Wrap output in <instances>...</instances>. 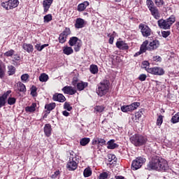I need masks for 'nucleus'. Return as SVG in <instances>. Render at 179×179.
I'll list each match as a JSON object with an SVG mask.
<instances>
[{
  "label": "nucleus",
  "mask_w": 179,
  "mask_h": 179,
  "mask_svg": "<svg viewBox=\"0 0 179 179\" xmlns=\"http://www.w3.org/2000/svg\"><path fill=\"white\" fill-rule=\"evenodd\" d=\"M147 170H156V171H166L169 170V164L163 158L156 157L152 158V161L147 165Z\"/></svg>",
  "instance_id": "f257e3e1"
},
{
  "label": "nucleus",
  "mask_w": 179,
  "mask_h": 179,
  "mask_svg": "<svg viewBox=\"0 0 179 179\" xmlns=\"http://www.w3.org/2000/svg\"><path fill=\"white\" fill-rule=\"evenodd\" d=\"M108 90H110V82L106 80L98 84L96 92L98 96L103 97L104 94L108 93Z\"/></svg>",
  "instance_id": "f03ea898"
},
{
  "label": "nucleus",
  "mask_w": 179,
  "mask_h": 179,
  "mask_svg": "<svg viewBox=\"0 0 179 179\" xmlns=\"http://www.w3.org/2000/svg\"><path fill=\"white\" fill-rule=\"evenodd\" d=\"M130 141L134 146H143L148 142V138L141 134H135L130 138Z\"/></svg>",
  "instance_id": "7ed1b4c3"
},
{
  "label": "nucleus",
  "mask_w": 179,
  "mask_h": 179,
  "mask_svg": "<svg viewBox=\"0 0 179 179\" xmlns=\"http://www.w3.org/2000/svg\"><path fill=\"white\" fill-rule=\"evenodd\" d=\"M176 22V17L171 15L166 20H159L158 26L160 29H164V30H169L171 25Z\"/></svg>",
  "instance_id": "20e7f679"
},
{
  "label": "nucleus",
  "mask_w": 179,
  "mask_h": 179,
  "mask_svg": "<svg viewBox=\"0 0 179 179\" xmlns=\"http://www.w3.org/2000/svg\"><path fill=\"white\" fill-rule=\"evenodd\" d=\"M78 163L79 161H78L76 155L71 153L69 160L66 164V167L69 171H75V170L78 169Z\"/></svg>",
  "instance_id": "39448f33"
},
{
  "label": "nucleus",
  "mask_w": 179,
  "mask_h": 179,
  "mask_svg": "<svg viewBox=\"0 0 179 179\" xmlns=\"http://www.w3.org/2000/svg\"><path fill=\"white\" fill-rule=\"evenodd\" d=\"M69 44L70 47H73L74 51L76 52H79L80 51V48L82 47V41L76 36H72L69 41Z\"/></svg>",
  "instance_id": "423d86ee"
},
{
  "label": "nucleus",
  "mask_w": 179,
  "mask_h": 179,
  "mask_svg": "<svg viewBox=\"0 0 179 179\" xmlns=\"http://www.w3.org/2000/svg\"><path fill=\"white\" fill-rule=\"evenodd\" d=\"M1 6L6 10H10V9H15L19 6V0H8L1 3Z\"/></svg>",
  "instance_id": "0eeeda50"
},
{
  "label": "nucleus",
  "mask_w": 179,
  "mask_h": 179,
  "mask_svg": "<svg viewBox=\"0 0 179 179\" xmlns=\"http://www.w3.org/2000/svg\"><path fill=\"white\" fill-rule=\"evenodd\" d=\"M146 162V159L138 157L136 159L133 160L131 164L132 170H138L143 166V163Z\"/></svg>",
  "instance_id": "6e6552de"
},
{
  "label": "nucleus",
  "mask_w": 179,
  "mask_h": 179,
  "mask_svg": "<svg viewBox=\"0 0 179 179\" xmlns=\"http://www.w3.org/2000/svg\"><path fill=\"white\" fill-rule=\"evenodd\" d=\"M138 29H141V34L143 37H149L152 34V29L145 24H140Z\"/></svg>",
  "instance_id": "1a4fd4ad"
},
{
  "label": "nucleus",
  "mask_w": 179,
  "mask_h": 179,
  "mask_svg": "<svg viewBox=\"0 0 179 179\" xmlns=\"http://www.w3.org/2000/svg\"><path fill=\"white\" fill-rule=\"evenodd\" d=\"M148 72L149 73H152V75H164V70L160 67H153L148 69Z\"/></svg>",
  "instance_id": "9d476101"
},
{
  "label": "nucleus",
  "mask_w": 179,
  "mask_h": 179,
  "mask_svg": "<svg viewBox=\"0 0 179 179\" xmlns=\"http://www.w3.org/2000/svg\"><path fill=\"white\" fill-rule=\"evenodd\" d=\"M62 90L64 94H69L70 96H73L76 93V90L71 86H65Z\"/></svg>",
  "instance_id": "9b49d317"
},
{
  "label": "nucleus",
  "mask_w": 179,
  "mask_h": 179,
  "mask_svg": "<svg viewBox=\"0 0 179 179\" xmlns=\"http://www.w3.org/2000/svg\"><path fill=\"white\" fill-rule=\"evenodd\" d=\"M160 45V42L158 40H154L150 43L148 45V51H153L157 48Z\"/></svg>",
  "instance_id": "f8f14e48"
},
{
  "label": "nucleus",
  "mask_w": 179,
  "mask_h": 179,
  "mask_svg": "<svg viewBox=\"0 0 179 179\" xmlns=\"http://www.w3.org/2000/svg\"><path fill=\"white\" fill-rule=\"evenodd\" d=\"M116 47L119 48V50L129 49V46L128 45V43H125V41H117L116 42Z\"/></svg>",
  "instance_id": "ddd939ff"
},
{
  "label": "nucleus",
  "mask_w": 179,
  "mask_h": 179,
  "mask_svg": "<svg viewBox=\"0 0 179 179\" xmlns=\"http://www.w3.org/2000/svg\"><path fill=\"white\" fill-rule=\"evenodd\" d=\"M53 1L54 0H43V6L45 13H47L48 12L50 8H51V5H52Z\"/></svg>",
  "instance_id": "4468645a"
},
{
  "label": "nucleus",
  "mask_w": 179,
  "mask_h": 179,
  "mask_svg": "<svg viewBox=\"0 0 179 179\" xmlns=\"http://www.w3.org/2000/svg\"><path fill=\"white\" fill-rule=\"evenodd\" d=\"M53 100L55 101H59V103H64L66 100V98L62 94H55L53 95Z\"/></svg>",
  "instance_id": "2eb2a0df"
},
{
  "label": "nucleus",
  "mask_w": 179,
  "mask_h": 179,
  "mask_svg": "<svg viewBox=\"0 0 179 179\" xmlns=\"http://www.w3.org/2000/svg\"><path fill=\"white\" fill-rule=\"evenodd\" d=\"M76 29H83L85 27V20L77 18L75 23Z\"/></svg>",
  "instance_id": "dca6fc26"
},
{
  "label": "nucleus",
  "mask_w": 179,
  "mask_h": 179,
  "mask_svg": "<svg viewBox=\"0 0 179 179\" xmlns=\"http://www.w3.org/2000/svg\"><path fill=\"white\" fill-rule=\"evenodd\" d=\"M150 11L151 13V15H153V17L156 19L157 20H159L160 19V14L159 13V9H157V7H154L151 9H150Z\"/></svg>",
  "instance_id": "f3484780"
},
{
  "label": "nucleus",
  "mask_w": 179,
  "mask_h": 179,
  "mask_svg": "<svg viewBox=\"0 0 179 179\" xmlns=\"http://www.w3.org/2000/svg\"><path fill=\"white\" fill-rule=\"evenodd\" d=\"M43 131H44V134L46 136H48V137L51 136V132L52 131V128H51V124H45Z\"/></svg>",
  "instance_id": "a211bd4d"
},
{
  "label": "nucleus",
  "mask_w": 179,
  "mask_h": 179,
  "mask_svg": "<svg viewBox=\"0 0 179 179\" xmlns=\"http://www.w3.org/2000/svg\"><path fill=\"white\" fill-rule=\"evenodd\" d=\"M22 48L24 50V51H27V52H33L34 48H33V45L29 44V43H24L22 45Z\"/></svg>",
  "instance_id": "6ab92c4d"
},
{
  "label": "nucleus",
  "mask_w": 179,
  "mask_h": 179,
  "mask_svg": "<svg viewBox=\"0 0 179 179\" xmlns=\"http://www.w3.org/2000/svg\"><path fill=\"white\" fill-rule=\"evenodd\" d=\"M89 5V1H84L83 3H80L78 6L77 10L78 12H83L86 8H87V6Z\"/></svg>",
  "instance_id": "aec40b11"
},
{
  "label": "nucleus",
  "mask_w": 179,
  "mask_h": 179,
  "mask_svg": "<svg viewBox=\"0 0 179 179\" xmlns=\"http://www.w3.org/2000/svg\"><path fill=\"white\" fill-rule=\"evenodd\" d=\"M63 54L71 55V54H73V49L70 46H64L63 47Z\"/></svg>",
  "instance_id": "412c9836"
},
{
  "label": "nucleus",
  "mask_w": 179,
  "mask_h": 179,
  "mask_svg": "<svg viewBox=\"0 0 179 179\" xmlns=\"http://www.w3.org/2000/svg\"><path fill=\"white\" fill-rule=\"evenodd\" d=\"M88 83L85 82H80L77 83V89L80 92H82V90H85L86 87H87Z\"/></svg>",
  "instance_id": "4be33fe9"
},
{
  "label": "nucleus",
  "mask_w": 179,
  "mask_h": 179,
  "mask_svg": "<svg viewBox=\"0 0 179 179\" xmlns=\"http://www.w3.org/2000/svg\"><path fill=\"white\" fill-rule=\"evenodd\" d=\"M115 140H110L107 143V148L108 149H115L117 148H118V144L115 143Z\"/></svg>",
  "instance_id": "5701e85b"
},
{
  "label": "nucleus",
  "mask_w": 179,
  "mask_h": 179,
  "mask_svg": "<svg viewBox=\"0 0 179 179\" xmlns=\"http://www.w3.org/2000/svg\"><path fill=\"white\" fill-rule=\"evenodd\" d=\"M36 107H37V103H33L31 106L25 108V111L27 113H34L36 111Z\"/></svg>",
  "instance_id": "b1692460"
},
{
  "label": "nucleus",
  "mask_w": 179,
  "mask_h": 179,
  "mask_svg": "<svg viewBox=\"0 0 179 179\" xmlns=\"http://www.w3.org/2000/svg\"><path fill=\"white\" fill-rule=\"evenodd\" d=\"M5 72H6V66L5 64L0 63V78L2 79L5 76Z\"/></svg>",
  "instance_id": "393cba45"
},
{
  "label": "nucleus",
  "mask_w": 179,
  "mask_h": 179,
  "mask_svg": "<svg viewBox=\"0 0 179 179\" xmlns=\"http://www.w3.org/2000/svg\"><path fill=\"white\" fill-rule=\"evenodd\" d=\"M45 47H48V44H43V45H41V44H40V43H37V44L35 45L36 50H37V51H39V52L43 51V50H44V48H45Z\"/></svg>",
  "instance_id": "a878e982"
},
{
  "label": "nucleus",
  "mask_w": 179,
  "mask_h": 179,
  "mask_svg": "<svg viewBox=\"0 0 179 179\" xmlns=\"http://www.w3.org/2000/svg\"><path fill=\"white\" fill-rule=\"evenodd\" d=\"M90 71L91 73H93L95 75V73H97L99 72V67H97L96 65L92 64L90 68Z\"/></svg>",
  "instance_id": "bb28decb"
},
{
  "label": "nucleus",
  "mask_w": 179,
  "mask_h": 179,
  "mask_svg": "<svg viewBox=\"0 0 179 179\" xmlns=\"http://www.w3.org/2000/svg\"><path fill=\"white\" fill-rule=\"evenodd\" d=\"M140 106H141V103L134 102L131 105H129V107L130 108V111H134V110H136L137 107H139Z\"/></svg>",
  "instance_id": "cd10ccee"
},
{
  "label": "nucleus",
  "mask_w": 179,
  "mask_h": 179,
  "mask_svg": "<svg viewBox=\"0 0 179 179\" xmlns=\"http://www.w3.org/2000/svg\"><path fill=\"white\" fill-rule=\"evenodd\" d=\"M171 122H172V124H177V122H179V112L172 117Z\"/></svg>",
  "instance_id": "c85d7f7f"
},
{
  "label": "nucleus",
  "mask_w": 179,
  "mask_h": 179,
  "mask_svg": "<svg viewBox=\"0 0 179 179\" xmlns=\"http://www.w3.org/2000/svg\"><path fill=\"white\" fill-rule=\"evenodd\" d=\"M52 20V15L48 14L43 17L44 23H50Z\"/></svg>",
  "instance_id": "c756f323"
},
{
  "label": "nucleus",
  "mask_w": 179,
  "mask_h": 179,
  "mask_svg": "<svg viewBox=\"0 0 179 179\" xmlns=\"http://www.w3.org/2000/svg\"><path fill=\"white\" fill-rule=\"evenodd\" d=\"M45 108L49 111H52V110H54L55 108V103H49L45 106Z\"/></svg>",
  "instance_id": "7c9ffc66"
},
{
  "label": "nucleus",
  "mask_w": 179,
  "mask_h": 179,
  "mask_svg": "<svg viewBox=\"0 0 179 179\" xmlns=\"http://www.w3.org/2000/svg\"><path fill=\"white\" fill-rule=\"evenodd\" d=\"M90 142V138H83L80 140V143L81 146H86Z\"/></svg>",
  "instance_id": "2f4dec72"
},
{
  "label": "nucleus",
  "mask_w": 179,
  "mask_h": 179,
  "mask_svg": "<svg viewBox=\"0 0 179 179\" xmlns=\"http://www.w3.org/2000/svg\"><path fill=\"white\" fill-rule=\"evenodd\" d=\"M142 114H143L142 113V110L136 113L135 115L131 116L132 121H135L134 118H135V120H139L142 117Z\"/></svg>",
  "instance_id": "473e14b6"
},
{
  "label": "nucleus",
  "mask_w": 179,
  "mask_h": 179,
  "mask_svg": "<svg viewBox=\"0 0 179 179\" xmlns=\"http://www.w3.org/2000/svg\"><path fill=\"white\" fill-rule=\"evenodd\" d=\"M8 75H15V72L16 71V69L15 68V66L10 65L8 66Z\"/></svg>",
  "instance_id": "72a5a7b5"
},
{
  "label": "nucleus",
  "mask_w": 179,
  "mask_h": 179,
  "mask_svg": "<svg viewBox=\"0 0 179 179\" xmlns=\"http://www.w3.org/2000/svg\"><path fill=\"white\" fill-rule=\"evenodd\" d=\"M39 80L40 82H47L48 80V75L45 73H42L39 76Z\"/></svg>",
  "instance_id": "f704fd0d"
},
{
  "label": "nucleus",
  "mask_w": 179,
  "mask_h": 179,
  "mask_svg": "<svg viewBox=\"0 0 179 179\" xmlns=\"http://www.w3.org/2000/svg\"><path fill=\"white\" fill-rule=\"evenodd\" d=\"M17 90H19V92H26V86L24 84L19 83L17 84Z\"/></svg>",
  "instance_id": "c9c22d12"
},
{
  "label": "nucleus",
  "mask_w": 179,
  "mask_h": 179,
  "mask_svg": "<svg viewBox=\"0 0 179 179\" xmlns=\"http://www.w3.org/2000/svg\"><path fill=\"white\" fill-rule=\"evenodd\" d=\"M146 3H147V6L149 9V10L150 9H152L153 8H155L156 6H155V3H153V1L152 0H147L146 1Z\"/></svg>",
  "instance_id": "e433bc0d"
},
{
  "label": "nucleus",
  "mask_w": 179,
  "mask_h": 179,
  "mask_svg": "<svg viewBox=\"0 0 179 179\" xmlns=\"http://www.w3.org/2000/svg\"><path fill=\"white\" fill-rule=\"evenodd\" d=\"M84 177H90L92 176V169L90 168H86L83 172Z\"/></svg>",
  "instance_id": "4c0bfd02"
},
{
  "label": "nucleus",
  "mask_w": 179,
  "mask_h": 179,
  "mask_svg": "<svg viewBox=\"0 0 179 179\" xmlns=\"http://www.w3.org/2000/svg\"><path fill=\"white\" fill-rule=\"evenodd\" d=\"M163 118L164 116L160 115L158 116L157 119V127H161L162 124H163Z\"/></svg>",
  "instance_id": "58836bf2"
},
{
  "label": "nucleus",
  "mask_w": 179,
  "mask_h": 179,
  "mask_svg": "<svg viewBox=\"0 0 179 179\" xmlns=\"http://www.w3.org/2000/svg\"><path fill=\"white\" fill-rule=\"evenodd\" d=\"M31 94L33 97H36V96H37V87L34 85H32L31 87Z\"/></svg>",
  "instance_id": "ea45409f"
},
{
  "label": "nucleus",
  "mask_w": 179,
  "mask_h": 179,
  "mask_svg": "<svg viewBox=\"0 0 179 179\" xmlns=\"http://www.w3.org/2000/svg\"><path fill=\"white\" fill-rule=\"evenodd\" d=\"M104 108H106L103 106H96L94 107V111H96V113H103Z\"/></svg>",
  "instance_id": "a19ab883"
},
{
  "label": "nucleus",
  "mask_w": 179,
  "mask_h": 179,
  "mask_svg": "<svg viewBox=\"0 0 179 179\" xmlns=\"http://www.w3.org/2000/svg\"><path fill=\"white\" fill-rule=\"evenodd\" d=\"M155 5L160 8L161 6H163L164 5V0H153Z\"/></svg>",
  "instance_id": "79ce46f5"
},
{
  "label": "nucleus",
  "mask_w": 179,
  "mask_h": 179,
  "mask_svg": "<svg viewBox=\"0 0 179 179\" xmlns=\"http://www.w3.org/2000/svg\"><path fill=\"white\" fill-rule=\"evenodd\" d=\"M67 37L63 35L62 34H60L59 37V41L61 43V44H64L65 41H66Z\"/></svg>",
  "instance_id": "37998d69"
},
{
  "label": "nucleus",
  "mask_w": 179,
  "mask_h": 179,
  "mask_svg": "<svg viewBox=\"0 0 179 179\" xmlns=\"http://www.w3.org/2000/svg\"><path fill=\"white\" fill-rule=\"evenodd\" d=\"M62 34L68 37L71 34V29L66 27L65 29L62 31Z\"/></svg>",
  "instance_id": "c03bdc74"
},
{
  "label": "nucleus",
  "mask_w": 179,
  "mask_h": 179,
  "mask_svg": "<svg viewBox=\"0 0 179 179\" xmlns=\"http://www.w3.org/2000/svg\"><path fill=\"white\" fill-rule=\"evenodd\" d=\"M15 103H16V98L15 97H9L8 99V104H9V106H13V104H15Z\"/></svg>",
  "instance_id": "a18cd8bd"
},
{
  "label": "nucleus",
  "mask_w": 179,
  "mask_h": 179,
  "mask_svg": "<svg viewBox=\"0 0 179 179\" xmlns=\"http://www.w3.org/2000/svg\"><path fill=\"white\" fill-rule=\"evenodd\" d=\"M64 110H67V111H71L72 110V106H71V103L69 102H65L64 104Z\"/></svg>",
  "instance_id": "49530a36"
},
{
  "label": "nucleus",
  "mask_w": 179,
  "mask_h": 179,
  "mask_svg": "<svg viewBox=\"0 0 179 179\" xmlns=\"http://www.w3.org/2000/svg\"><path fill=\"white\" fill-rule=\"evenodd\" d=\"M108 178V173L103 172L100 173L99 179H107Z\"/></svg>",
  "instance_id": "de8ad7c7"
},
{
  "label": "nucleus",
  "mask_w": 179,
  "mask_h": 179,
  "mask_svg": "<svg viewBox=\"0 0 179 179\" xmlns=\"http://www.w3.org/2000/svg\"><path fill=\"white\" fill-rule=\"evenodd\" d=\"M121 110L123 113H128V112L131 111V108H129V105L122 106Z\"/></svg>",
  "instance_id": "09e8293b"
},
{
  "label": "nucleus",
  "mask_w": 179,
  "mask_h": 179,
  "mask_svg": "<svg viewBox=\"0 0 179 179\" xmlns=\"http://www.w3.org/2000/svg\"><path fill=\"white\" fill-rule=\"evenodd\" d=\"M170 34H171V32L170 31H162V37H164V38H167V37H169Z\"/></svg>",
  "instance_id": "8fccbe9b"
},
{
  "label": "nucleus",
  "mask_w": 179,
  "mask_h": 179,
  "mask_svg": "<svg viewBox=\"0 0 179 179\" xmlns=\"http://www.w3.org/2000/svg\"><path fill=\"white\" fill-rule=\"evenodd\" d=\"M15 54V50H10L4 53L5 57H13Z\"/></svg>",
  "instance_id": "3c124183"
},
{
  "label": "nucleus",
  "mask_w": 179,
  "mask_h": 179,
  "mask_svg": "<svg viewBox=\"0 0 179 179\" xmlns=\"http://www.w3.org/2000/svg\"><path fill=\"white\" fill-rule=\"evenodd\" d=\"M11 93H12V91L8 90L6 93H4L2 96H0V98L3 99V100L5 101V100H6V99H8V96H9V94H10Z\"/></svg>",
  "instance_id": "603ef678"
},
{
  "label": "nucleus",
  "mask_w": 179,
  "mask_h": 179,
  "mask_svg": "<svg viewBox=\"0 0 179 179\" xmlns=\"http://www.w3.org/2000/svg\"><path fill=\"white\" fill-rule=\"evenodd\" d=\"M148 48H149V47H145V46L141 45L140 51L142 54H143V52H146V51H149Z\"/></svg>",
  "instance_id": "864d4df0"
},
{
  "label": "nucleus",
  "mask_w": 179,
  "mask_h": 179,
  "mask_svg": "<svg viewBox=\"0 0 179 179\" xmlns=\"http://www.w3.org/2000/svg\"><path fill=\"white\" fill-rule=\"evenodd\" d=\"M146 74H141L138 79L141 80V82H145V80H146Z\"/></svg>",
  "instance_id": "5fc2aeb1"
},
{
  "label": "nucleus",
  "mask_w": 179,
  "mask_h": 179,
  "mask_svg": "<svg viewBox=\"0 0 179 179\" xmlns=\"http://www.w3.org/2000/svg\"><path fill=\"white\" fill-rule=\"evenodd\" d=\"M59 174H61V172H59V171H56L54 174L51 176V178L55 179Z\"/></svg>",
  "instance_id": "6e6d98bb"
},
{
  "label": "nucleus",
  "mask_w": 179,
  "mask_h": 179,
  "mask_svg": "<svg viewBox=\"0 0 179 179\" xmlns=\"http://www.w3.org/2000/svg\"><path fill=\"white\" fill-rule=\"evenodd\" d=\"M98 145H100L101 146L106 145V140L99 138Z\"/></svg>",
  "instance_id": "4d7b16f0"
},
{
  "label": "nucleus",
  "mask_w": 179,
  "mask_h": 179,
  "mask_svg": "<svg viewBox=\"0 0 179 179\" xmlns=\"http://www.w3.org/2000/svg\"><path fill=\"white\" fill-rule=\"evenodd\" d=\"M108 162H111L113 160H115V155L109 154L108 155Z\"/></svg>",
  "instance_id": "13d9d810"
},
{
  "label": "nucleus",
  "mask_w": 179,
  "mask_h": 179,
  "mask_svg": "<svg viewBox=\"0 0 179 179\" xmlns=\"http://www.w3.org/2000/svg\"><path fill=\"white\" fill-rule=\"evenodd\" d=\"M29 74H23L21 76V80H24V82H26V80H27V79H29Z\"/></svg>",
  "instance_id": "bf43d9fd"
},
{
  "label": "nucleus",
  "mask_w": 179,
  "mask_h": 179,
  "mask_svg": "<svg viewBox=\"0 0 179 179\" xmlns=\"http://www.w3.org/2000/svg\"><path fill=\"white\" fill-rule=\"evenodd\" d=\"M6 101H4L3 98H1L0 97V108L3 107V106H5L6 103Z\"/></svg>",
  "instance_id": "052dcab7"
},
{
  "label": "nucleus",
  "mask_w": 179,
  "mask_h": 179,
  "mask_svg": "<svg viewBox=\"0 0 179 179\" xmlns=\"http://www.w3.org/2000/svg\"><path fill=\"white\" fill-rule=\"evenodd\" d=\"M153 61H155V62H160V61H162V57H160V56L153 57Z\"/></svg>",
  "instance_id": "680f3d73"
},
{
  "label": "nucleus",
  "mask_w": 179,
  "mask_h": 179,
  "mask_svg": "<svg viewBox=\"0 0 179 179\" xmlns=\"http://www.w3.org/2000/svg\"><path fill=\"white\" fill-rule=\"evenodd\" d=\"M13 55V58L15 61H20V56H19V55L16 54V55Z\"/></svg>",
  "instance_id": "e2e57ef3"
},
{
  "label": "nucleus",
  "mask_w": 179,
  "mask_h": 179,
  "mask_svg": "<svg viewBox=\"0 0 179 179\" xmlns=\"http://www.w3.org/2000/svg\"><path fill=\"white\" fill-rule=\"evenodd\" d=\"M108 37H110L109 38V44H113L114 43V38L113 36H110V34H108Z\"/></svg>",
  "instance_id": "0e129e2a"
},
{
  "label": "nucleus",
  "mask_w": 179,
  "mask_h": 179,
  "mask_svg": "<svg viewBox=\"0 0 179 179\" xmlns=\"http://www.w3.org/2000/svg\"><path fill=\"white\" fill-rule=\"evenodd\" d=\"M92 145H99V138H95L92 140Z\"/></svg>",
  "instance_id": "69168bd1"
},
{
  "label": "nucleus",
  "mask_w": 179,
  "mask_h": 179,
  "mask_svg": "<svg viewBox=\"0 0 179 179\" xmlns=\"http://www.w3.org/2000/svg\"><path fill=\"white\" fill-rule=\"evenodd\" d=\"M148 44H149V41H145L143 44L141 45V46L143 47H148Z\"/></svg>",
  "instance_id": "338daca9"
},
{
  "label": "nucleus",
  "mask_w": 179,
  "mask_h": 179,
  "mask_svg": "<svg viewBox=\"0 0 179 179\" xmlns=\"http://www.w3.org/2000/svg\"><path fill=\"white\" fill-rule=\"evenodd\" d=\"M62 114H63V115H64V117H69V113L66 110H64L62 112Z\"/></svg>",
  "instance_id": "774afa93"
}]
</instances>
